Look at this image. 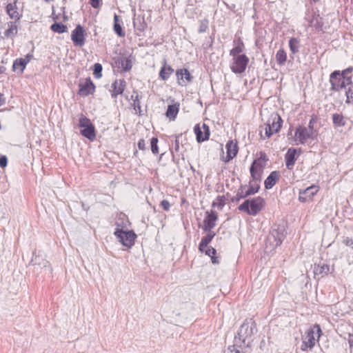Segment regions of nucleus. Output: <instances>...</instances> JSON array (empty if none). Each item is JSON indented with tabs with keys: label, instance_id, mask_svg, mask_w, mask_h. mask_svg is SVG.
<instances>
[{
	"label": "nucleus",
	"instance_id": "nucleus-1",
	"mask_svg": "<svg viewBox=\"0 0 353 353\" xmlns=\"http://www.w3.org/2000/svg\"><path fill=\"white\" fill-rule=\"evenodd\" d=\"M256 332L257 328L254 321L252 319H246L234 337L236 345L239 347H250L253 341L254 335Z\"/></svg>",
	"mask_w": 353,
	"mask_h": 353
},
{
	"label": "nucleus",
	"instance_id": "nucleus-2",
	"mask_svg": "<svg viewBox=\"0 0 353 353\" xmlns=\"http://www.w3.org/2000/svg\"><path fill=\"white\" fill-rule=\"evenodd\" d=\"M265 199L261 196H256L245 199L238 206V210L245 212L248 215L256 216L265 206Z\"/></svg>",
	"mask_w": 353,
	"mask_h": 353
},
{
	"label": "nucleus",
	"instance_id": "nucleus-3",
	"mask_svg": "<svg viewBox=\"0 0 353 353\" xmlns=\"http://www.w3.org/2000/svg\"><path fill=\"white\" fill-rule=\"evenodd\" d=\"M286 228L287 223L283 221H281L272 225L268 236V240L272 241V239H273L274 247H278L282 244L287 236Z\"/></svg>",
	"mask_w": 353,
	"mask_h": 353
},
{
	"label": "nucleus",
	"instance_id": "nucleus-4",
	"mask_svg": "<svg viewBox=\"0 0 353 353\" xmlns=\"http://www.w3.org/2000/svg\"><path fill=\"white\" fill-rule=\"evenodd\" d=\"M282 123L283 119L281 116L276 112L272 113L267 123H265V137H263L261 132V139H269L274 134L277 133L280 130Z\"/></svg>",
	"mask_w": 353,
	"mask_h": 353
},
{
	"label": "nucleus",
	"instance_id": "nucleus-5",
	"mask_svg": "<svg viewBox=\"0 0 353 353\" xmlns=\"http://www.w3.org/2000/svg\"><path fill=\"white\" fill-rule=\"evenodd\" d=\"M79 126L81 128L80 134L92 141L96 138V130L94 125L91 122L90 119L81 114L79 119Z\"/></svg>",
	"mask_w": 353,
	"mask_h": 353
},
{
	"label": "nucleus",
	"instance_id": "nucleus-6",
	"mask_svg": "<svg viewBox=\"0 0 353 353\" xmlns=\"http://www.w3.org/2000/svg\"><path fill=\"white\" fill-rule=\"evenodd\" d=\"M114 234L123 246L129 248L134 245L137 238V234L133 230H124L123 229L117 228Z\"/></svg>",
	"mask_w": 353,
	"mask_h": 353
},
{
	"label": "nucleus",
	"instance_id": "nucleus-7",
	"mask_svg": "<svg viewBox=\"0 0 353 353\" xmlns=\"http://www.w3.org/2000/svg\"><path fill=\"white\" fill-rule=\"evenodd\" d=\"M248 63L249 58L245 54L233 56V64L230 69L235 74H241L245 72Z\"/></svg>",
	"mask_w": 353,
	"mask_h": 353
},
{
	"label": "nucleus",
	"instance_id": "nucleus-8",
	"mask_svg": "<svg viewBox=\"0 0 353 353\" xmlns=\"http://www.w3.org/2000/svg\"><path fill=\"white\" fill-rule=\"evenodd\" d=\"M316 138V134L309 130L306 127L299 125L295 130L294 141H297L299 143L304 145L307 139L314 140Z\"/></svg>",
	"mask_w": 353,
	"mask_h": 353
},
{
	"label": "nucleus",
	"instance_id": "nucleus-9",
	"mask_svg": "<svg viewBox=\"0 0 353 353\" xmlns=\"http://www.w3.org/2000/svg\"><path fill=\"white\" fill-rule=\"evenodd\" d=\"M334 271V265L331 267L328 261L321 259L314 265L313 272L314 276L319 275L321 278L325 277Z\"/></svg>",
	"mask_w": 353,
	"mask_h": 353
},
{
	"label": "nucleus",
	"instance_id": "nucleus-10",
	"mask_svg": "<svg viewBox=\"0 0 353 353\" xmlns=\"http://www.w3.org/2000/svg\"><path fill=\"white\" fill-rule=\"evenodd\" d=\"M85 30L80 24L72 31L71 40L75 46L81 47L85 42Z\"/></svg>",
	"mask_w": 353,
	"mask_h": 353
},
{
	"label": "nucleus",
	"instance_id": "nucleus-11",
	"mask_svg": "<svg viewBox=\"0 0 353 353\" xmlns=\"http://www.w3.org/2000/svg\"><path fill=\"white\" fill-rule=\"evenodd\" d=\"M343 77L339 74V70H334L330 74L329 82L330 83V90L332 92H339L345 88Z\"/></svg>",
	"mask_w": 353,
	"mask_h": 353
},
{
	"label": "nucleus",
	"instance_id": "nucleus-12",
	"mask_svg": "<svg viewBox=\"0 0 353 353\" xmlns=\"http://www.w3.org/2000/svg\"><path fill=\"white\" fill-rule=\"evenodd\" d=\"M96 86L90 77L85 79L84 82L80 81L79 83V91L77 94L85 97L93 94L95 92Z\"/></svg>",
	"mask_w": 353,
	"mask_h": 353
},
{
	"label": "nucleus",
	"instance_id": "nucleus-13",
	"mask_svg": "<svg viewBox=\"0 0 353 353\" xmlns=\"http://www.w3.org/2000/svg\"><path fill=\"white\" fill-rule=\"evenodd\" d=\"M218 220L217 212L214 210L206 211L205 216L203 221V225L201 228L203 232H208L212 230L215 225L216 222ZM201 227V225L199 226Z\"/></svg>",
	"mask_w": 353,
	"mask_h": 353
},
{
	"label": "nucleus",
	"instance_id": "nucleus-14",
	"mask_svg": "<svg viewBox=\"0 0 353 353\" xmlns=\"http://www.w3.org/2000/svg\"><path fill=\"white\" fill-rule=\"evenodd\" d=\"M194 132L196 135V139L198 143H202L208 140L210 138V128L205 123H203L201 126L200 125V123L195 125L194 128Z\"/></svg>",
	"mask_w": 353,
	"mask_h": 353
},
{
	"label": "nucleus",
	"instance_id": "nucleus-15",
	"mask_svg": "<svg viewBox=\"0 0 353 353\" xmlns=\"http://www.w3.org/2000/svg\"><path fill=\"white\" fill-rule=\"evenodd\" d=\"M265 164L259 161V159H254L250 168V177L252 181L255 182H260L261 181V176Z\"/></svg>",
	"mask_w": 353,
	"mask_h": 353
},
{
	"label": "nucleus",
	"instance_id": "nucleus-16",
	"mask_svg": "<svg viewBox=\"0 0 353 353\" xmlns=\"http://www.w3.org/2000/svg\"><path fill=\"white\" fill-rule=\"evenodd\" d=\"M319 190V187L312 185L304 190H299V201L301 203H305L312 201L313 196L316 194Z\"/></svg>",
	"mask_w": 353,
	"mask_h": 353
},
{
	"label": "nucleus",
	"instance_id": "nucleus-17",
	"mask_svg": "<svg viewBox=\"0 0 353 353\" xmlns=\"http://www.w3.org/2000/svg\"><path fill=\"white\" fill-rule=\"evenodd\" d=\"M302 152L301 148H290L285 154V161L286 168L288 170H292L299 154Z\"/></svg>",
	"mask_w": 353,
	"mask_h": 353
},
{
	"label": "nucleus",
	"instance_id": "nucleus-18",
	"mask_svg": "<svg viewBox=\"0 0 353 353\" xmlns=\"http://www.w3.org/2000/svg\"><path fill=\"white\" fill-rule=\"evenodd\" d=\"M132 55L126 57L125 55L117 56L113 58L114 65L117 68H122L123 72H128L132 69Z\"/></svg>",
	"mask_w": 353,
	"mask_h": 353
},
{
	"label": "nucleus",
	"instance_id": "nucleus-19",
	"mask_svg": "<svg viewBox=\"0 0 353 353\" xmlns=\"http://www.w3.org/2000/svg\"><path fill=\"white\" fill-rule=\"evenodd\" d=\"M36 269L40 268L43 270L45 274L48 273L51 274L52 271V268L51 265L48 261L45 259H43L39 255H36L31 261Z\"/></svg>",
	"mask_w": 353,
	"mask_h": 353
},
{
	"label": "nucleus",
	"instance_id": "nucleus-20",
	"mask_svg": "<svg viewBox=\"0 0 353 353\" xmlns=\"http://www.w3.org/2000/svg\"><path fill=\"white\" fill-rule=\"evenodd\" d=\"M226 149V157H223V161L225 163L230 161L233 159L237 154L239 151V147L236 141H234L233 140H230L227 142L225 145Z\"/></svg>",
	"mask_w": 353,
	"mask_h": 353
},
{
	"label": "nucleus",
	"instance_id": "nucleus-21",
	"mask_svg": "<svg viewBox=\"0 0 353 353\" xmlns=\"http://www.w3.org/2000/svg\"><path fill=\"white\" fill-rule=\"evenodd\" d=\"M177 83L181 86L185 85V81L191 83L194 79L189 70L186 68L178 69L176 71Z\"/></svg>",
	"mask_w": 353,
	"mask_h": 353
},
{
	"label": "nucleus",
	"instance_id": "nucleus-22",
	"mask_svg": "<svg viewBox=\"0 0 353 353\" xmlns=\"http://www.w3.org/2000/svg\"><path fill=\"white\" fill-rule=\"evenodd\" d=\"M126 86V81L124 79L119 80L116 79L111 85L112 90L111 97L112 98H117L119 94H122L125 90Z\"/></svg>",
	"mask_w": 353,
	"mask_h": 353
},
{
	"label": "nucleus",
	"instance_id": "nucleus-23",
	"mask_svg": "<svg viewBox=\"0 0 353 353\" xmlns=\"http://www.w3.org/2000/svg\"><path fill=\"white\" fill-rule=\"evenodd\" d=\"M17 3V0H14L13 2L8 3L6 7V13L12 19L15 21L19 20L22 17V14L18 11Z\"/></svg>",
	"mask_w": 353,
	"mask_h": 353
},
{
	"label": "nucleus",
	"instance_id": "nucleus-24",
	"mask_svg": "<svg viewBox=\"0 0 353 353\" xmlns=\"http://www.w3.org/2000/svg\"><path fill=\"white\" fill-rule=\"evenodd\" d=\"M182 137V133L175 135V140L173 145V149L171 150L172 155V161L179 163V157L182 156V159L184 161V155L180 151L179 139Z\"/></svg>",
	"mask_w": 353,
	"mask_h": 353
},
{
	"label": "nucleus",
	"instance_id": "nucleus-25",
	"mask_svg": "<svg viewBox=\"0 0 353 353\" xmlns=\"http://www.w3.org/2000/svg\"><path fill=\"white\" fill-rule=\"evenodd\" d=\"M174 70L172 66L168 65L166 60L164 59L159 73V79L162 81H167L170 78V75L174 72Z\"/></svg>",
	"mask_w": 353,
	"mask_h": 353
},
{
	"label": "nucleus",
	"instance_id": "nucleus-26",
	"mask_svg": "<svg viewBox=\"0 0 353 353\" xmlns=\"http://www.w3.org/2000/svg\"><path fill=\"white\" fill-rule=\"evenodd\" d=\"M206 235L201 238V240L199 244V250L203 253L204 248H206L209 243L212 241V239L216 236V232L212 231V230L205 232Z\"/></svg>",
	"mask_w": 353,
	"mask_h": 353
},
{
	"label": "nucleus",
	"instance_id": "nucleus-27",
	"mask_svg": "<svg viewBox=\"0 0 353 353\" xmlns=\"http://www.w3.org/2000/svg\"><path fill=\"white\" fill-rule=\"evenodd\" d=\"M280 178V172L279 171H272L264 181L265 188L270 190L272 188Z\"/></svg>",
	"mask_w": 353,
	"mask_h": 353
},
{
	"label": "nucleus",
	"instance_id": "nucleus-28",
	"mask_svg": "<svg viewBox=\"0 0 353 353\" xmlns=\"http://www.w3.org/2000/svg\"><path fill=\"white\" fill-rule=\"evenodd\" d=\"M233 43L234 47L230 50V55L233 57L241 54V53L245 50V46L243 40L239 37L237 39H234Z\"/></svg>",
	"mask_w": 353,
	"mask_h": 353
},
{
	"label": "nucleus",
	"instance_id": "nucleus-29",
	"mask_svg": "<svg viewBox=\"0 0 353 353\" xmlns=\"http://www.w3.org/2000/svg\"><path fill=\"white\" fill-rule=\"evenodd\" d=\"M113 29L114 32L121 37H123L125 35V31L122 28V21L119 19V16L117 14L114 15V25Z\"/></svg>",
	"mask_w": 353,
	"mask_h": 353
},
{
	"label": "nucleus",
	"instance_id": "nucleus-30",
	"mask_svg": "<svg viewBox=\"0 0 353 353\" xmlns=\"http://www.w3.org/2000/svg\"><path fill=\"white\" fill-rule=\"evenodd\" d=\"M27 64L23 58L16 59L12 64V70L17 74H22L26 67Z\"/></svg>",
	"mask_w": 353,
	"mask_h": 353
},
{
	"label": "nucleus",
	"instance_id": "nucleus-31",
	"mask_svg": "<svg viewBox=\"0 0 353 353\" xmlns=\"http://www.w3.org/2000/svg\"><path fill=\"white\" fill-rule=\"evenodd\" d=\"M179 111V103L168 105L165 112L166 117L171 121H174Z\"/></svg>",
	"mask_w": 353,
	"mask_h": 353
},
{
	"label": "nucleus",
	"instance_id": "nucleus-32",
	"mask_svg": "<svg viewBox=\"0 0 353 353\" xmlns=\"http://www.w3.org/2000/svg\"><path fill=\"white\" fill-rule=\"evenodd\" d=\"M309 22L310 26L314 28L316 31L320 32L323 30V22L319 14L312 15V17Z\"/></svg>",
	"mask_w": 353,
	"mask_h": 353
},
{
	"label": "nucleus",
	"instance_id": "nucleus-33",
	"mask_svg": "<svg viewBox=\"0 0 353 353\" xmlns=\"http://www.w3.org/2000/svg\"><path fill=\"white\" fill-rule=\"evenodd\" d=\"M8 29L5 30L3 34L5 38H12L17 34V26L15 21H9L7 23Z\"/></svg>",
	"mask_w": 353,
	"mask_h": 353
},
{
	"label": "nucleus",
	"instance_id": "nucleus-34",
	"mask_svg": "<svg viewBox=\"0 0 353 353\" xmlns=\"http://www.w3.org/2000/svg\"><path fill=\"white\" fill-rule=\"evenodd\" d=\"M314 334V331L312 328L307 331L305 339L303 341V344L306 346V347L312 348L314 346L315 339Z\"/></svg>",
	"mask_w": 353,
	"mask_h": 353
},
{
	"label": "nucleus",
	"instance_id": "nucleus-35",
	"mask_svg": "<svg viewBox=\"0 0 353 353\" xmlns=\"http://www.w3.org/2000/svg\"><path fill=\"white\" fill-rule=\"evenodd\" d=\"M133 26L134 28L140 32H143L147 28V23L143 17L138 16L133 20Z\"/></svg>",
	"mask_w": 353,
	"mask_h": 353
},
{
	"label": "nucleus",
	"instance_id": "nucleus-36",
	"mask_svg": "<svg viewBox=\"0 0 353 353\" xmlns=\"http://www.w3.org/2000/svg\"><path fill=\"white\" fill-rule=\"evenodd\" d=\"M259 183V182H255V181L250 180L249 187L245 191V195H248L250 196L257 193L260 190V185Z\"/></svg>",
	"mask_w": 353,
	"mask_h": 353
},
{
	"label": "nucleus",
	"instance_id": "nucleus-37",
	"mask_svg": "<svg viewBox=\"0 0 353 353\" xmlns=\"http://www.w3.org/2000/svg\"><path fill=\"white\" fill-rule=\"evenodd\" d=\"M332 122L335 127L345 126L346 122L342 114L334 113L332 114Z\"/></svg>",
	"mask_w": 353,
	"mask_h": 353
},
{
	"label": "nucleus",
	"instance_id": "nucleus-38",
	"mask_svg": "<svg viewBox=\"0 0 353 353\" xmlns=\"http://www.w3.org/2000/svg\"><path fill=\"white\" fill-rule=\"evenodd\" d=\"M50 30L54 32L62 34L68 31V27L61 22H54L50 26Z\"/></svg>",
	"mask_w": 353,
	"mask_h": 353
},
{
	"label": "nucleus",
	"instance_id": "nucleus-39",
	"mask_svg": "<svg viewBox=\"0 0 353 353\" xmlns=\"http://www.w3.org/2000/svg\"><path fill=\"white\" fill-rule=\"evenodd\" d=\"M203 252L209 256L211 258L212 263L213 264L219 263V261L218 260V258L216 256V250L215 248L208 246L206 248H204Z\"/></svg>",
	"mask_w": 353,
	"mask_h": 353
},
{
	"label": "nucleus",
	"instance_id": "nucleus-40",
	"mask_svg": "<svg viewBox=\"0 0 353 353\" xmlns=\"http://www.w3.org/2000/svg\"><path fill=\"white\" fill-rule=\"evenodd\" d=\"M276 60L279 65H283L287 61V54L284 49H279L276 54Z\"/></svg>",
	"mask_w": 353,
	"mask_h": 353
},
{
	"label": "nucleus",
	"instance_id": "nucleus-41",
	"mask_svg": "<svg viewBox=\"0 0 353 353\" xmlns=\"http://www.w3.org/2000/svg\"><path fill=\"white\" fill-rule=\"evenodd\" d=\"M300 45L299 39L298 38L292 37L289 40V48L292 54H296L299 52Z\"/></svg>",
	"mask_w": 353,
	"mask_h": 353
},
{
	"label": "nucleus",
	"instance_id": "nucleus-42",
	"mask_svg": "<svg viewBox=\"0 0 353 353\" xmlns=\"http://www.w3.org/2000/svg\"><path fill=\"white\" fill-rule=\"evenodd\" d=\"M133 94H135V97L134 98V94H132L131 96V99L133 100V103H132V105L134 107V109L136 110V111H139V114L141 115V105H140V101H139V94H138V92L134 90L133 92Z\"/></svg>",
	"mask_w": 353,
	"mask_h": 353
},
{
	"label": "nucleus",
	"instance_id": "nucleus-43",
	"mask_svg": "<svg viewBox=\"0 0 353 353\" xmlns=\"http://www.w3.org/2000/svg\"><path fill=\"white\" fill-rule=\"evenodd\" d=\"M225 204V196H218L215 201L212 203V208H217L219 210H222Z\"/></svg>",
	"mask_w": 353,
	"mask_h": 353
},
{
	"label": "nucleus",
	"instance_id": "nucleus-44",
	"mask_svg": "<svg viewBox=\"0 0 353 353\" xmlns=\"http://www.w3.org/2000/svg\"><path fill=\"white\" fill-rule=\"evenodd\" d=\"M158 142V138L156 137H153L150 139V148L152 154H158L159 153Z\"/></svg>",
	"mask_w": 353,
	"mask_h": 353
},
{
	"label": "nucleus",
	"instance_id": "nucleus-45",
	"mask_svg": "<svg viewBox=\"0 0 353 353\" xmlns=\"http://www.w3.org/2000/svg\"><path fill=\"white\" fill-rule=\"evenodd\" d=\"M102 65L99 63H96L93 66V75L95 78L99 79L102 77Z\"/></svg>",
	"mask_w": 353,
	"mask_h": 353
},
{
	"label": "nucleus",
	"instance_id": "nucleus-46",
	"mask_svg": "<svg viewBox=\"0 0 353 353\" xmlns=\"http://www.w3.org/2000/svg\"><path fill=\"white\" fill-rule=\"evenodd\" d=\"M208 28V21L207 19H203L200 21L198 32L199 33L205 32L207 30Z\"/></svg>",
	"mask_w": 353,
	"mask_h": 353
},
{
	"label": "nucleus",
	"instance_id": "nucleus-47",
	"mask_svg": "<svg viewBox=\"0 0 353 353\" xmlns=\"http://www.w3.org/2000/svg\"><path fill=\"white\" fill-rule=\"evenodd\" d=\"M352 71H353V68L352 66H350V67L345 68V70H343L341 71L339 70V74L342 77H349L348 74L352 73Z\"/></svg>",
	"mask_w": 353,
	"mask_h": 353
},
{
	"label": "nucleus",
	"instance_id": "nucleus-48",
	"mask_svg": "<svg viewBox=\"0 0 353 353\" xmlns=\"http://www.w3.org/2000/svg\"><path fill=\"white\" fill-rule=\"evenodd\" d=\"M240 348L238 345H236V343L233 345H230L228 347V350L225 353H241L240 350L238 349Z\"/></svg>",
	"mask_w": 353,
	"mask_h": 353
},
{
	"label": "nucleus",
	"instance_id": "nucleus-49",
	"mask_svg": "<svg viewBox=\"0 0 353 353\" xmlns=\"http://www.w3.org/2000/svg\"><path fill=\"white\" fill-rule=\"evenodd\" d=\"M316 118L314 117H312L311 119L309 121L307 127H306L309 130H311L312 132H314V134H316V131L314 129V124L316 123Z\"/></svg>",
	"mask_w": 353,
	"mask_h": 353
},
{
	"label": "nucleus",
	"instance_id": "nucleus-50",
	"mask_svg": "<svg viewBox=\"0 0 353 353\" xmlns=\"http://www.w3.org/2000/svg\"><path fill=\"white\" fill-rule=\"evenodd\" d=\"M245 185H241L240 188L238 190L237 196L240 197L241 199H245L248 197V195H245V192H243V189L245 188Z\"/></svg>",
	"mask_w": 353,
	"mask_h": 353
},
{
	"label": "nucleus",
	"instance_id": "nucleus-51",
	"mask_svg": "<svg viewBox=\"0 0 353 353\" xmlns=\"http://www.w3.org/2000/svg\"><path fill=\"white\" fill-rule=\"evenodd\" d=\"M160 206L165 211H169L170 208V202L166 199H163L161 201Z\"/></svg>",
	"mask_w": 353,
	"mask_h": 353
},
{
	"label": "nucleus",
	"instance_id": "nucleus-52",
	"mask_svg": "<svg viewBox=\"0 0 353 353\" xmlns=\"http://www.w3.org/2000/svg\"><path fill=\"white\" fill-rule=\"evenodd\" d=\"M91 6L94 8H99L102 5L103 0H89Z\"/></svg>",
	"mask_w": 353,
	"mask_h": 353
},
{
	"label": "nucleus",
	"instance_id": "nucleus-53",
	"mask_svg": "<svg viewBox=\"0 0 353 353\" xmlns=\"http://www.w3.org/2000/svg\"><path fill=\"white\" fill-rule=\"evenodd\" d=\"M343 80H344L345 88H346L347 85H350L349 87H351L352 89L353 88V86H352L353 82L352 81V76L343 77Z\"/></svg>",
	"mask_w": 353,
	"mask_h": 353
},
{
	"label": "nucleus",
	"instance_id": "nucleus-54",
	"mask_svg": "<svg viewBox=\"0 0 353 353\" xmlns=\"http://www.w3.org/2000/svg\"><path fill=\"white\" fill-rule=\"evenodd\" d=\"M8 164V158L6 155L0 156V167L5 168Z\"/></svg>",
	"mask_w": 353,
	"mask_h": 353
},
{
	"label": "nucleus",
	"instance_id": "nucleus-55",
	"mask_svg": "<svg viewBox=\"0 0 353 353\" xmlns=\"http://www.w3.org/2000/svg\"><path fill=\"white\" fill-rule=\"evenodd\" d=\"M137 146H138V148L140 150H146V146H145V140L143 139H141L138 143H137Z\"/></svg>",
	"mask_w": 353,
	"mask_h": 353
},
{
	"label": "nucleus",
	"instance_id": "nucleus-56",
	"mask_svg": "<svg viewBox=\"0 0 353 353\" xmlns=\"http://www.w3.org/2000/svg\"><path fill=\"white\" fill-rule=\"evenodd\" d=\"M343 243L346 246L351 247L353 245V239L350 237H345L343 240Z\"/></svg>",
	"mask_w": 353,
	"mask_h": 353
},
{
	"label": "nucleus",
	"instance_id": "nucleus-57",
	"mask_svg": "<svg viewBox=\"0 0 353 353\" xmlns=\"http://www.w3.org/2000/svg\"><path fill=\"white\" fill-rule=\"evenodd\" d=\"M23 59L26 63L28 64L33 59V54L32 53H28Z\"/></svg>",
	"mask_w": 353,
	"mask_h": 353
},
{
	"label": "nucleus",
	"instance_id": "nucleus-58",
	"mask_svg": "<svg viewBox=\"0 0 353 353\" xmlns=\"http://www.w3.org/2000/svg\"><path fill=\"white\" fill-rule=\"evenodd\" d=\"M257 159H259V161L261 162V161H268V159L267 158V155L265 152H260V157L258 158Z\"/></svg>",
	"mask_w": 353,
	"mask_h": 353
},
{
	"label": "nucleus",
	"instance_id": "nucleus-59",
	"mask_svg": "<svg viewBox=\"0 0 353 353\" xmlns=\"http://www.w3.org/2000/svg\"><path fill=\"white\" fill-rule=\"evenodd\" d=\"M6 103V97L3 93L0 92V107Z\"/></svg>",
	"mask_w": 353,
	"mask_h": 353
},
{
	"label": "nucleus",
	"instance_id": "nucleus-60",
	"mask_svg": "<svg viewBox=\"0 0 353 353\" xmlns=\"http://www.w3.org/2000/svg\"><path fill=\"white\" fill-rule=\"evenodd\" d=\"M347 341L350 347H352L353 346V334H349Z\"/></svg>",
	"mask_w": 353,
	"mask_h": 353
},
{
	"label": "nucleus",
	"instance_id": "nucleus-61",
	"mask_svg": "<svg viewBox=\"0 0 353 353\" xmlns=\"http://www.w3.org/2000/svg\"><path fill=\"white\" fill-rule=\"evenodd\" d=\"M241 199L239 197V196H238L237 195L236 196H233L232 199H231V201L232 203H239Z\"/></svg>",
	"mask_w": 353,
	"mask_h": 353
},
{
	"label": "nucleus",
	"instance_id": "nucleus-62",
	"mask_svg": "<svg viewBox=\"0 0 353 353\" xmlns=\"http://www.w3.org/2000/svg\"><path fill=\"white\" fill-rule=\"evenodd\" d=\"M81 206L85 211H88L90 208V207L87 206L84 203H82Z\"/></svg>",
	"mask_w": 353,
	"mask_h": 353
},
{
	"label": "nucleus",
	"instance_id": "nucleus-63",
	"mask_svg": "<svg viewBox=\"0 0 353 353\" xmlns=\"http://www.w3.org/2000/svg\"><path fill=\"white\" fill-rule=\"evenodd\" d=\"M6 68L4 66H0V74H3L6 72Z\"/></svg>",
	"mask_w": 353,
	"mask_h": 353
},
{
	"label": "nucleus",
	"instance_id": "nucleus-64",
	"mask_svg": "<svg viewBox=\"0 0 353 353\" xmlns=\"http://www.w3.org/2000/svg\"><path fill=\"white\" fill-rule=\"evenodd\" d=\"M314 327H316V331H317L319 334H320V333H321V327H320V326H319V325H316L314 326Z\"/></svg>",
	"mask_w": 353,
	"mask_h": 353
}]
</instances>
